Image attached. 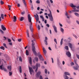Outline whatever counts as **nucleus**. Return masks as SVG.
Segmentation results:
<instances>
[{
	"mask_svg": "<svg viewBox=\"0 0 79 79\" xmlns=\"http://www.w3.org/2000/svg\"><path fill=\"white\" fill-rule=\"evenodd\" d=\"M3 38H4L5 39H4V40H6V39H8V38H6L5 36H4Z\"/></svg>",
	"mask_w": 79,
	"mask_h": 79,
	"instance_id": "obj_47",
	"label": "nucleus"
},
{
	"mask_svg": "<svg viewBox=\"0 0 79 79\" xmlns=\"http://www.w3.org/2000/svg\"><path fill=\"white\" fill-rule=\"evenodd\" d=\"M38 30L39 31V30L40 29V26L39 25H38Z\"/></svg>",
	"mask_w": 79,
	"mask_h": 79,
	"instance_id": "obj_42",
	"label": "nucleus"
},
{
	"mask_svg": "<svg viewBox=\"0 0 79 79\" xmlns=\"http://www.w3.org/2000/svg\"><path fill=\"white\" fill-rule=\"evenodd\" d=\"M9 44L10 45H12V43L10 42V43H9Z\"/></svg>",
	"mask_w": 79,
	"mask_h": 79,
	"instance_id": "obj_63",
	"label": "nucleus"
},
{
	"mask_svg": "<svg viewBox=\"0 0 79 79\" xmlns=\"http://www.w3.org/2000/svg\"><path fill=\"white\" fill-rule=\"evenodd\" d=\"M34 41H35V39L31 40V42L32 43L31 44L32 47V50L35 55V56H37V52H36V51H35L36 49H35V46H34L35 43L34 42Z\"/></svg>",
	"mask_w": 79,
	"mask_h": 79,
	"instance_id": "obj_1",
	"label": "nucleus"
},
{
	"mask_svg": "<svg viewBox=\"0 0 79 79\" xmlns=\"http://www.w3.org/2000/svg\"><path fill=\"white\" fill-rule=\"evenodd\" d=\"M29 73H30L31 75H32V73H34V70H33L32 68L31 67H29Z\"/></svg>",
	"mask_w": 79,
	"mask_h": 79,
	"instance_id": "obj_3",
	"label": "nucleus"
},
{
	"mask_svg": "<svg viewBox=\"0 0 79 79\" xmlns=\"http://www.w3.org/2000/svg\"><path fill=\"white\" fill-rule=\"evenodd\" d=\"M36 15L37 16L35 15L34 17L36 20L37 23V22H38V21H39V15H38L37 14H36Z\"/></svg>",
	"mask_w": 79,
	"mask_h": 79,
	"instance_id": "obj_6",
	"label": "nucleus"
},
{
	"mask_svg": "<svg viewBox=\"0 0 79 79\" xmlns=\"http://www.w3.org/2000/svg\"><path fill=\"white\" fill-rule=\"evenodd\" d=\"M30 29L31 32H33V28H32V23L30 24Z\"/></svg>",
	"mask_w": 79,
	"mask_h": 79,
	"instance_id": "obj_7",
	"label": "nucleus"
},
{
	"mask_svg": "<svg viewBox=\"0 0 79 79\" xmlns=\"http://www.w3.org/2000/svg\"><path fill=\"white\" fill-rule=\"evenodd\" d=\"M65 15L66 16L67 18H68V19H69L70 18V17L68 16V13H67V12H66V13L65 14Z\"/></svg>",
	"mask_w": 79,
	"mask_h": 79,
	"instance_id": "obj_25",
	"label": "nucleus"
},
{
	"mask_svg": "<svg viewBox=\"0 0 79 79\" xmlns=\"http://www.w3.org/2000/svg\"><path fill=\"white\" fill-rule=\"evenodd\" d=\"M3 67V64H2L1 65H0V69L1 70H4V71H6L7 70L4 67Z\"/></svg>",
	"mask_w": 79,
	"mask_h": 79,
	"instance_id": "obj_9",
	"label": "nucleus"
},
{
	"mask_svg": "<svg viewBox=\"0 0 79 79\" xmlns=\"http://www.w3.org/2000/svg\"><path fill=\"white\" fill-rule=\"evenodd\" d=\"M0 3H1V5H3V4H4V2H3V1L1 0V1Z\"/></svg>",
	"mask_w": 79,
	"mask_h": 79,
	"instance_id": "obj_39",
	"label": "nucleus"
},
{
	"mask_svg": "<svg viewBox=\"0 0 79 79\" xmlns=\"http://www.w3.org/2000/svg\"><path fill=\"white\" fill-rule=\"evenodd\" d=\"M48 16L49 17V19L51 21H53V18L52 16V12L50 10V14H48Z\"/></svg>",
	"mask_w": 79,
	"mask_h": 79,
	"instance_id": "obj_2",
	"label": "nucleus"
},
{
	"mask_svg": "<svg viewBox=\"0 0 79 79\" xmlns=\"http://www.w3.org/2000/svg\"><path fill=\"white\" fill-rule=\"evenodd\" d=\"M18 40V42H21V39H19Z\"/></svg>",
	"mask_w": 79,
	"mask_h": 79,
	"instance_id": "obj_54",
	"label": "nucleus"
},
{
	"mask_svg": "<svg viewBox=\"0 0 79 79\" xmlns=\"http://www.w3.org/2000/svg\"><path fill=\"white\" fill-rule=\"evenodd\" d=\"M32 68L34 69H35L36 68L35 67V66H34V65L32 66Z\"/></svg>",
	"mask_w": 79,
	"mask_h": 79,
	"instance_id": "obj_49",
	"label": "nucleus"
},
{
	"mask_svg": "<svg viewBox=\"0 0 79 79\" xmlns=\"http://www.w3.org/2000/svg\"><path fill=\"white\" fill-rule=\"evenodd\" d=\"M73 36H74V37H75V38H76V39H77V37L75 35H73Z\"/></svg>",
	"mask_w": 79,
	"mask_h": 79,
	"instance_id": "obj_50",
	"label": "nucleus"
},
{
	"mask_svg": "<svg viewBox=\"0 0 79 79\" xmlns=\"http://www.w3.org/2000/svg\"><path fill=\"white\" fill-rule=\"evenodd\" d=\"M0 48L1 50H5V48L3 46H1L0 47Z\"/></svg>",
	"mask_w": 79,
	"mask_h": 79,
	"instance_id": "obj_31",
	"label": "nucleus"
},
{
	"mask_svg": "<svg viewBox=\"0 0 79 79\" xmlns=\"http://www.w3.org/2000/svg\"><path fill=\"white\" fill-rule=\"evenodd\" d=\"M75 63L76 64V67H73V69H75V70H78V69L79 68V65H78L77 64V63H76V62L75 61Z\"/></svg>",
	"mask_w": 79,
	"mask_h": 79,
	"instance_id": "obj_5",
	"label": "nucleus"
},
{
	"mask_svg": "<svg viewBox=\"0 0 79 79\" xmlns=\"http://www.w3.org/2000/svg\"><path fill=\"white\" fill-rule=\"evenodd\" d=\"M24 19V18L23 17H21L20 18V20L21 21H23Z\"/></svg>",
	"mask_w": 79,
	"mask_h": 79,
	"instance_id": "obj_35",
	"label": "nucleus"
},
{
	"mask_svg": "<svg viewBox=\"0 0 79 79\" xmlns=\"http://www.w3.org/2000/svg\"><path fill=\"white\" fill-rule=\"evenodd\" d=\"M50 1L51 3H53V1H52V0H50Z\"/></svg>",
	"mask_w": 79,
	"mask_h": 79,
	"instance_id": "obj_60",
	"label": "nucleus"
},
{
	"mask_svg": "<svg viewBox=\"0 0 79 79\" xmlns=\"http://www.w3.org/2000/svg\"><path fill=\"white\" fill-rule=\"evenodd\" d=\"M34 59L35 61H36L37 62L39 61V58H38L37 57H35L34 58Z\"/></svg>",
	"mask_w": 79,
	"mask_h": 79,
	"instance_id": "obj_22",
	"label": "nucleus"
},
{
	"mask_svg": "<svg viewBox=\"0 0 79 79\" xmlns=\"http://www.w3.org/2000/svg\"><path fill=\"white\" fill-rule=\"evenodd\" d=\"M1 16L2 19H4V15H3V14H2L1 15Z\"/></svg>",
	"mask_w": 79,
	"mask_h": 79,
	"instance_id": "obj_32",
	"label": "nucleus"
},
{
	"mask_svg": "<svg viewBox=\"0 0 79 79\" xmlns=\"http://www.w3.org/2000/svg\"><path fill=\"white\" fill-rule=\"evenodd\" d=\"M48 39V38L47 37H45V40L44 41V43H45L46 45H48V44L47 43V40Z\"/></svg>",
	"mask_w": 79,
	"mask_h": 79,
	"instance_id": "obj_14",
	"label": "nucleus"
},
{
	"mask_svg": "<svg viewBox=\"0 0 79 79\" xmlns=\"http://www.w3.org/2000/svg\"><path fill=\"white\" fill-rule=\"evenodd\" d=\"M76 22L77 24H79V22L77 20Z\"/></svg>",
	"mask_w": 79,
	"mask_h": 79,
	"instance_id": "obj_64",
	"label": "nucleus"
},
{
	"mask_svg": "<svg viewBox=\"0 0 79 79\" xmlns=\"http://www.w3.org/2000/svg\"><path fill=\"white\" fill-rule=\"evenodd\" d=\"M59 25L60 27H63V25L61 24V23H59Z\"/></svg>",
	"mask_w": 79,
	"mask_h": 79,
	"instance_id": "obj_59",
	"label": "nucleus"
},
{
	"mask_svg": "<svg viewBox=\"0 0 79 79\" xmlns=\"http://www.w3.org/2000/svg\"><path fill=\"white\" fill-rule=\"evenodd\" d=\"M75 15L77 16L78 17H79V14H78V13H75Z\"/></svg>",
	"mask_w": 79,
	"mask_h": 79,
	"instance_id": "obj_36",
	"label": "nucleus"
},
{
	"mask_svg": "<svg viewBox=\"0 0 79 79\" xmlns=\"http://www.w3.org/2000/svg\"><path fill=\"white\" fill-rule=\"evenodd\" d=\"M16 19H17L16 17V16H14V20H13V21L14 22H16Z\"/></svg>",
	"mask_w": 79,
	"mask_h": 79,
	"instance_id": "obj_20",
	"label": "nucleus"
},
{
	"mask_svg": "<svg viewBox=\"0 0 79 79\" xmlns=\"http://www.w3.org/2000/svg\"><path fill=\"white\" fill-rule=\"evenodd\" d=\"M3 67V64H2L1 65H0V69L1 70H4V71H6L7 70L4 67Z\"/></svg>",
	"mask_w": 79,
	"mask_h": 79,
	"instance_id": "obj_8",
	"label": "nucleus"
},
{
	"mask_svg": "<svg viewBox=\"0 0 79 79\" xmlns=\"http://www.w3.org/2000/svg\"><path fill=\"white\" fill-rule=\"evenodd\" d=\"M8 40L9 42H11V40L10 39H8Z\"/></svg>",
	"mask_w": 79,
	"mask_h": 79,
	"instance_id": "obj_45",
	"label": "nucleus"
},
{
	"mask_svg": "<svg viewBox=\"0 0 79 79\" xmlns=\"http://www.w3.org/2000/svg\"><path fill=\"white\" fill-rule=\"evenodd\" d=\"M46 26H47L48 27H50V25L48 24H46Z\"/></svg>",
	"mask_w": 79,
	"mask_h": 79,
	"instance_id": "obj_56",
	"label": "nucleus"
},
{
	"mask_svg": "<svg viewBox=\"0 0 79 79\" xmlns=\"http://www.w3.org/2000/svg\"><path fill=\"white\" fill-rule=\"evenodd\" d=\"M64 74L65 75H64V76H66V75H67L68 76H69L70 75V73H69L67 72H65L64 73Z\"/></svg>",
	"mask_w": 79,
	"mask_h": 79,
	"instance_id": "obj_18",
	"label": "nucleus"
},
{
	"mask_svg": "<svg viewBox=\"0 0 79 79\" xmlns=\"http://www.w3.org/2000/svg\"><path fill=\"white\" fill-rule=\"evenodd\" d=\"M8 7H9V8H11V6L10 5H8Z\"/></svg>",
	"mask_w": 79,
	"mask_h": 79,
	"instance_id": "obj_61",
	"label": "nucleus"
},
{
	"mask_svg": "<svg viewBox=\"0 0 79 79\" xmlns=\"http://www.w3.org/2000/svg\"><path fill=\"white\" fill-rule=\"evenodd\" d=\"M53 27L54 28V31L56 33H57L58 31H57V28H56V26L55 25L53 26Z\"/></svg>",
	"mask_w": 79,
	"mask_h": 79,
	"instance_id": "obj_15",
	"label": "nucleus"
},
{
	"mask_svg": "<svg viewBox=\"0 0 79 79\" xmlns=\"http://www.w3.org/2000/svg\"><path fill=\"white\" fill-rule=\"evenodd\" d=\"M21 15H24L25 14V12L24 11L22 12L21 13Z\"/></svg>",
	"mask_w": 79,
	"mask_h": 79,
	"instance_id": "obj_46",
	"label": "nucleus"
},
{
	"mask_svg": "<svg viewBox=\"0 0 79 79\" xmlns=\"http://www.w3.org/2000/svg\"><path fill=\"white\" fill-rule=\"evenodd\" d=\"M36 66L38 68V67H40V64L36 63Z\"/></svg>",
	"mask_w": 79,
	"mask_h": 79,
	"instance_id": "obj_26",
	"label": "nucleus"
},
{
	"mask_svg": "<svg viewBox=\"0 0 79 79\" xmlns=\"http://www.w3.org/2000/svg\"><path fill=\"white\" fill-rule=\"evenodd\" d=\"M0 32L2 33V34H4V32H3V31H2V30L0 29Z\"/></svg>",
	"mask_w": 79,
	"mask_h": 79,
	"instance_id": "obj_44",
	"label": "nucleus"
},
{
	"mask_svg": "<svg viewBox=\"0 0 79 79\" xmlns=\"http://www.w3.org/2000/svg\"><path fill=\"white\" fill-rule=\"evenodd\" d=\"M12 73H13V72H9V76H11V75H12Z\"/></svg>",
	"mask_w": 79,
	"mask_h": 79,
	"instance_id": "obj_37",
	"label": "nucleus"
},
{
	"mask_svg": "<svg viewBox=\"0 0 79 79\" xmlns=\"http://www.w3.org/2000/svg\"><path fill=\"white\" fill-rule=\"evenodd\" d=\"M1 27L2 29L3 30V31H6V28L4 27L3 25H1Z\"/></svg>",
	"mask_w": 79,
	"mask_h": 79,
	"instance_id": "obj_16",
	"label": "nucleus"
},
{
	"mask_svg": "<svg viewBox=\"0 0 79 79\" xmlns=\"http://www.w3.org/2000/svg\"><path fill=\"white\" fill-rule=\"evenodd\" d=\"M26 54L27 56H28V55H29V51H28V50H26Z\"/></svg>",
	"mask_w": 79,
	"mask_h": 79,
	"instance_id": "obj_29",
	"label": "nucleus"
},
{
	"mask_svg": "<svg viewBox=\"0 0 79 79\" xmlns=\"http://www.w3.org/2000/svg\"><path fill=\"white\" fill-rule=\"evenodd\" d=\"M41 74V72L40 71L38 72V73H36V77H39V76Z\"/></svg>",
	"mask_w": 79,
	"mask_h": 79,
	"instance_id": "obj_12",
	"label": "nucleus"
},
{
	"mask_svg": "<svg viewBox=\"0 0 79 79\" xmlns=\"http://www.w3.org/2000/svg\"><path fill=\"white\" fill-rule=\"evenodd\" d=\"M36 3H40V1L39 0H37L36 1Z\"/></svg>",
	"mask_w": 79,
	"mask_h": 79,
	"instance_id": "obj_51",
	"label": "nucleus"
},
{
	"mask_svg": "<svg viewBox=\"0 0 79 79\" xmlns=\"http://www.w3.org/2000/svg\"><path fill=\"white\" fill-rule=\"evenodd\" d=\"M72 44L71 43L69 44V47L70 48H73V47H72Z\"/></svg>",
	"mask_w": 79,
	"mask_h": 79,
	"instance_id": "obj_28",
	"label": "nucleus"
},
{
	"mask_svg": "<svg viewBox=\"0 0 79 79\" xmlns=\"http://www.w3.org/2000/svg\"><path fill=\"white\" fill-rule=\"evenodd\" d=\"M44 72L46 74H47V69H45L44 70Z\"/></svg>",
	"mask_w": 79,
	"mask_h": 79,
	"instance_id": "obj_41",
	"label": "nucleus"
},
{
	"mask_svg": "<svg viewBox=\"0 0 79 79\" xmlns=\"http://www.w3.org/2000/svg\"><path fill=\"white\" fill-rule=\"evenodd\" d=\"M19 71L20 73H22V69H21V66H19Z\"/></svg>",
	"mask_w": 79,
	"mask_h": 79,
	"instance_id": "obj_24",
	"label": "nucleus"
},
{
	"mask_svg": "<svg viewBox=\"0 0 79 79\" xmlns=\"http://www.w3.org/2000/svg\"><path fill=\"white\" fill-rule=\"evenodd\" d=\"M28 21L29 23H30V24H31V23H32V18L31 17V15H30L28 14Z\"/></svg>",
	"mask_w": 79,
	"mask_h": 79,
	"instance_id": "obj_4",
	"label": "nucleus"
},
{
	"mask_svg": "<svg viewBox=\"0 0 79 79\" xmlns=\"http://www.w3.org/2000/svg\"><path fill=\"white\" fill-rule=\"evenodd\" d=\"M66 55L69 58H70L71 56V54L69 52H67L66 53Z\"/></svg>",
	"mask_w": 79,
	"mask_h": 79,
	"instance_id": "obj_11",
	"label": "nucleus"
},
{
	"mask_svg": "<svg viewBox=\"0 0 79 79\" xmlns=\"http://www.w3.org/2000/svg\"><path fill=\"white\" fill-rule=\"evenodd\" d=\"M43 50L44 53V54H46L47 53V51H46V50H45V49L44 48H43Z\"/></svg>",
	"mask_w": 79,
	"mask_h": 79,
	"instance_id": "obj_23",
	"label": "nucleus"
},
{
	"mask_svg": "<svg viewBox=\"0 0 79 79\" xmlns=\"http://www.w3.org/2000/svg\"><path fill=\"white\" fill-rule=\"evenodd\" d=\"M74 63L73 62H72L71 63V66H73V65H74Z\"/></svg>",
	"mask_w": 79,
	"mask_h": 79,
	"instance_id": "obj_53",
	"label": "nucleus"
},
{
	"mask_svg": "<svg viewBox=\"0 0 79 79\" xmlns=\"http://www.w3.org/2000/svg\"><path fill=\"white\" fill-rule=\"evenodd\" d=\"M38 56L39 59L40 60H41L42 61H43L44 58L42 57V56L41 55H38Z\"/></svg>",
	"mask_w": 79,
	"mask_h": 79,
	"instance_id": "obj_13",
	"label": "nucleus"
},
{
	"mask_svg": "<svg viewBox=\"0 0 79 79\" xmlns=\"http://www.w3.org/2000/svg\"><path fill=\"white\" fill-rule=\"evenodd\" d=\"M22 1L24 6H25V7H26V3L25 0H22Z\"/></svg>",
	"mask_w": 79,
	"mask_h": 79,
	"instance_id": "obj_21",
	"label": "nucleus"
},
{
	"mask_svg": "<svg viewBox=\"0 0 79 79\" xmlns=\"http://www.w3.org/2000/svg\"><path fill=\"white\" fill-rule=\"evenodd\" d=\"M40 79H43V77H42V76L41 75H40Z\"/></svg>",
	"mask_w": 79,
	"mask_h": 79,
	"instance_id": "obj_52",
	"label": "nucleus"
},
{
	"mask_svg": "<svg viewBox=\"0 0 79 79\" xmlns=\"http://www.w3.org/2000/svg\"><path fill=\"white\" fill-rule=\"evenodd\" d=\"M54 41L55 42L56 44H57V41H56V39H54Z\"/></svg>",
	"mask_w": 79,
	"mask_h": 79,
	"instance_id": "obj_38",
	"label": "nucleus"
},
{
	"mask_svg": "<svg viewBox=\"0 0 79 79\" xmlns=\"http://www.w3.org/2000/svg\"><path fill=\"white\" fill-rule=\"evenodd\" d=\"M63 39L62 38L61 39V41H60V45H62V44H63Z\"/></svg>",
	"mask_w": 79,
	"mask_h": 79,
	"instance_id": "obj_30",
	"label": "nucleus"
},
{
	"mask_svg": "<svg viewBox=\"0 0 79 79\" xmlns=\"http://www.w3.org/2000/svg\"><path fill=\"white\" fill-rule=\"evenodd\" d=\"M3 45L4 47H5L6 48H7V46H6V44L4 43L3 44Z\"/></svg>",
	"mask_w": 79,
	"mask_h": 79,
	"instance_id": "obj_33",
	"label": "nucleus"
},
{
	"mask_svg": "<svg viewBox=\"0 0 79 79\" xmlns=\"http://www.w3.org/2000/svg\"><path fill=\"white\" fill-rule=\"evenodd\" d=\"M31 10H34V7H33V6H32L31 7Z\"/></svg>",
	"mask_w": 79,
	"mask_h": 79,
	"instance_id": "obj_58",
	"label": "nucleus"
},
{
	"mask_svg": "<svg viewBox=\"0 0 79 79\" xmlns=\"http://www.w3.org/2000/svg\"><path fill=\"white\" fill-rule=\"evenodd\" d=\"M65 48L66 50H68V46H65Z\"/></svg>",
	"mask_w": 79,
	"mask_h": 79,
	"instance_id": "obj_40",
	"label": "nucleus"
},
{
	"mask_svg": "<svg viewBox=\"0 0 79 79\" xmlns=\"http://www.w3.org/2000/svg\"><path fill=\"white\" fill-rule=\"evenodd\" d=\"M17 6H18V7H20V6H21L20 5V4L18 3V4H17Z\"/></svg>",
	"mask_w": 79,
	"mask_h": 79,
	"instance_id": "obj_57",
	"label": "nucleus"
},
{
	"mask_svg": "<svg viewBox=\"0 0 79 79\" xmlns=\"http://www.w3.org/2000/svg\"><path fill=\"white\" fill-rule=\"evenodd\" d=\"M60 31L62 33H64V29L61 27H60Z\"/></svg>",
	"mask_w": 79,
	"mask_h": 79,
	"instance_id": "obj_27",
	"label": "nucleus"
},
{
	"mask_svg": "<svg viewBox=\"0 0 79 79\" xmlns=\"http://www.w3.org/2000/svg\"><path fill=\"white\" fill-rule=\"evenodd\" d=\"M70 6H71V7H72V8H76V7L77 8V9H79V6H74V5H73V4H70Z\"/></svg>",
	"mask_w": 79,
	"mask_h": 79,
	"instance_id": "obj_10",
	"label": "nucleus"
},
{
	"mask_svg": "<svg viewBox=\"0 0 79 79\" xmlns=\"http://www.w3.org/2000/svg\"><path fill=\"white\" fill-rule=\"evenodd\" d=\"M73 10H72V11H73V12H76V8H73Z\"/></svg>",
	"mask_w": 79,
	"mask_h": 79,
	"instance_id": "obj_34",
	"label": "nucleus"
},
{
	"mask_svg": "<svg viewBox=\"0 0 79 79\" xmlns=\"http://www.w3.org/2000/svg\"><path fill=\"white\" fill-rule=\"evenodd\" d=\"M76 55H77V58H78V59H79V55H78L77 54Z\"/></svg>",
	"mask_w": 79,
	"mask_h": 79,
	"instance_id": "obj_55",
	"label": "nucleus"
},
{
	"mask_svg": "<svg viewBox=\"0 0 79 79\" xmlns=\"http://www.w3.org/2000/svg\"><path fill=\"white\" fill-rule=\"evenodd\" d=\"M37 70H38V68L37 67H36V69L35 70V73H37Z\"/></svg>",
	"mask_w": 79,
	"mask_h": 79,
	"instance_id": "obj_48",
	"label": "nucleus"
},
{
	"mask_svg": "<svg viewBox=\"0 0 79 79\" xmlns=\"http://www.w3.org/2000/svg\"><path fill=\"white\" fill-rule=\"evenodd\" d=\"M29 63L30 64H32V58L30 57L29 59Z\"/></svg>",
	"mask_w": 79,
	"mask_h": 79,
	"instance_id": "obj_19",
	"label": "nucleus"
},
{
	"mask_svg": "<svg viewBox=\"0 0 79 79\" xmlns=\"http://www.w3.org/2000/svg\"><path fill=\"white\" fill-rule=\"evenodd\" d=\"M19 60L20 61H22V59L21 58V57L20 56L19 57Z\"/></svg>",
	"mask_w": 79,
	"mask_h": 79,
	"instance_id": "obj_43",
	"label": "nucleus"
},
{
	"mask_svg": "<svg viewBox=\"0 0 79 79\" xmlns=\"http://www.w3.org/2000/svg\"><path fill=\"white\" fill-rule=\"evenodd\" d=\"M7 69H8L9 71H11V65L8 66H7Z\"/></svg>",
	"mask_w": 79,
	"mask_h": 79,
	"instance_id": "obj_17",
	"label": "nucleus"
},
{
	"mask_svg": "<svg viewBox=\"0 0 79 79\" xmlns=\"http://www.w3.org/2000/svg\"><path fill=\"white\" fill-rule=\"evenodd\" d=\"M27 34H29V30H27Z\"/></svg>",
	"mask_w": 79,
	"mask_h": 79,
	"instance_id": "obj_62",
	"label": "nucleus"
}]
</instances>
